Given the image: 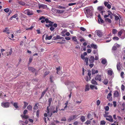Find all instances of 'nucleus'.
Masks as SVG:
<instances>
[{"mask_svg":"<svg viewBox=\"0 0 125 125\" xmlns=\"http://www.w3.org/2000/svg\"><path fill=\"white\" fill-rule=\"evenodd\" d=\"M91 48H93L94 49H96L97 48V47L96 44H94L93 43L91 44Z\"/></svg>","mask_w":125,"mask_h":125,"instance_id":"nucleus-30","label":"nucleus"},{"mask_svg":"<svg viewBox=\"0 0 125 125\" xmlns=\"http://www.w3.org/2000/svg\"><path fill=\"white\" fill-rule=\"evenodd\" d=\"M102 59L101 63H102L103 64H105L106 65L107 64L106 60L104 58H102Z\"/></svg>","mask_w":125,"mask_h":125,"instance_id":"nucleus-18","label":"nucleus"},{"mask_svg":"<svg viewBox=\"0 0 125 125\" xmlns=\"http://www.w3.org/2000/svg\"><path fill=\"white\" fill-rule=\"evenodd\" d=\"M85 56L83 54L81 55V58L85 62H86V65L87 66H88L89 65L88 62V58L87 57L85 58L84 57Z\"/></svg>","mask_w":125,"mask_h":125,"instance_id":"nucleus-4","label":"nucleus"},{"mask_svg":"<svg viewBox=\"0 0 125 125\" xmlns=\"http://www.w3.org/2000/svg\"><path fill=\"white\" fill-rule=\"evenodd\" d=\"M117 31V30L115 29H113L112 30L113 33L114 34H116Z\"/></svg>","mask_w":125,"mask_h":125,"instance_id":"nucleus-47","label":"nucleus"},{"mask_svg":"<svg viewBox=\"0 0 125 125\" xmlns=\"http://www.w3.org/2000/svg\"><path fill=\"white\" fill-rule=\"evenodd\" d=\"M60 67H59L56 68V70L57 71V74H59L58 72L60 70Z\"/></svg>","mask_w":125,"mask_h":125,"instance_id":"nucleus-55","label":"nucleus"},{"mask_svg":"<svg viewBox=\"0 0 125 125\" xmlns=\"http://www.w3.org/2000/svg\"><path fill=\"white\" fill-rule=\"evenodd\" d=\"M57 8L59 9H64L65 10V7H62L61 6H59L57 7Z\"/></svg>","mask_w":125,"mask_h":125,"instance_id":"nucleus-45","label":"nucleus"},{"mask_svg":"<svg viewBox=\"0 0 125 125\" xmlns=\"http://www.w3.org/2000/svg\"><path fill=\"white\" fill-rule=\"evenodd\" d=\"M94 79L95 80L101 81V75L97 74L95 77Z\"/></svg>","mask_w":125,"mask_h":125,"instance_id":"nucleus-11","label":"nucleus"},{"mask_svg":"<svg viewBox=\"0 0 125 125\" xmlns=\"http://www.w3.org/2000/svg\"><path fill=\"white\" fill-rule=\"evenodd\" d=\"M24 13L29 15H32L33 14V12L29 10H26L24 11Z\"/></svg>","mask_w":125,"mask_h":125,"instance_id":"nucleus-9","label":"nucleus"},{"mask_svg":"<svg viewBox=\"0 0 125 125\" xmlns=\"http://www.w3.org/2000/svg\"><path fill=\"white\" fill-rule=\"evenodd\" d=\"M91 83H92L93 84L95 85H97L98 84L97 83L94 79H92L91 80Z\"/></svg>","mask_w":125,"mask_h":125,"instance_id":"nucleus-26","label":"nucleus"},{"mask_svg":"<svg viewBox=\"0 0 125 125\" xmlns=\"http://www.w3.org/2000/svg\"><path fill=\"white\" fill-rule=\"evenodd\" d=\"M121 65L120 62H118L116 66L117 70L118 71L120 70L121 69Z\"/></svg>","mask_w":125,"mask_h":125,"instance_id":"nucleus-21","label":"nucleus"},{"mask_svg":"<svg viewBox=\"0 0 125 125\" xmlns=\"http://www.w3.org/2000/svg\"><path fill=\"white\" fill-rule=\"evenodd\" d=\"M97 9L99 11H101V13L103 15V13L105 12L104 10V8L103 6H100L98 7Z\"/></svg>","mask_w":125,"mask_h":125,"instance_id":"nucleus-10","label":"nucleus"},{"mask_svg":"<svg viewBox=\"0 0 125 125\" xmlns=\"http://www.w3.org/2000/svg\"><path fill=\"white\" fill-rule=\"evenodd\" d=\"M94 56H91L89 60V62L90 63H93L94 62Z\"/></svg>","mask_w":125,"mask_h":125,"instance_id":"nucleus-16","label":"nucleus"},{"mask_svg":"<svg viewBox=\"0 0 125 125\" xmlns=\"http://www.w3.org/2000/svg\"><path fill=\"white\" fill-rule=\"evenodd\" d=\"M89 85L88 84L86 85L85 86V91H88L89 90Z\"/></svg>","mask_w":125,"mask_h":125,"instance_id":"nucleus-38","label":"nucleus"},{"mask_svg":"<svg viewBox=\"0 0 125 125\" xmlns=\"http://www.w3.org/2000/svg\"><path fill=\"white\" fill-rule=\"evenodd\" d=\"M120 93L117 91H114V95L115 97H118L120 95Z\"/></svg>","mask_w":125,"mask_h":125,"instance_id":"nucleus-17","label":"nucleus"},{"mask_svg":"<svg viewBox=\"0 0 125 125\" xmlns=\"http://www.w3.org/2000/svg\"><path fill=\"white\" fill-rule=\"evenodd\" d=\"M117 48V47L114 45V46L112 48V50H116Z\"/></svg>","mask_w":125,"mask_h":125,"instance_id":"nucleus-61","label":"nucleus"},{"mask_svg":"<svg viewBox=\"0 0 125 125\" xmlns=\"http://www.w3.org/2000/svg\"><path fill=\"white\" fill-rule=\"evenodd\" d=\"M105 122L104 120L102 121L101 122V124L102 125H105Z\"/></svg>","mask_w":125,"mask_h":125,"instance_id":"nucleus-56","label":"nucleus"},{"mask_svg":"<svg viewBox=\"0 0 125 125\" xmlns=\"http://www.w3.org/2000/svg\"><path fill=\"white\" fill-rule=\"evenodd\" d=\"M105 21L106 22H108L109 23H111V19L108 18L105 19Z\"/></svg>","mask_w":125,"mask_h":125,"instance_id":"nucleus-39","label":"nucleus"},{"mask_svg":"<svg viewBox=\"0 0 125 125\" xmlns=\"http://www.w3.org/2000/svg\"><path fill=\"white\" fill-rule=\"evenodd\" d=\"M19 3L20 5L22 6H24L25 5V3L24 2L22 1H20L19 2Z\"/></svg>","mask_w":125,"mask_h":125,"instance_id":"nucleus-42","label":"nucleus"},{"mask_svg":"<svg viewBox=\"0 0 125 125\" xmlns=\"http://www.w3.org/2000/svg\"><path fill=\"white\" fill-rule=\"evenodd\" d=\"M48 89V88H47L45 90H44V91L42 92L41 96V98H42L44 96L45 93L47 90Z\"/></svg>","mask_w":125,"mask_h":125,"instance_id":"nucleus-24","label":"nucleus"},{"mask_svg":"<svg viewBox=\"0 0 125 125\" xmlns=\"http://www.w3.org/2000/svg\"><path fill=\"white\" fill-rule=\"evenodd\" d=\"M72 40L74 42H76L77 44H78L77 38L76 36H74L72 37Z\"/></svg>","mask_w":125,"mask_h":125,"instance_id":"nucleus-27","label":"nucleus"},{"mask_svg":"<svg viewBox=\"0 0 125 125\" xmlns=\"http://www.w3.org/2000/svg\"><path fill=\"white\" fill-rule=\"evenodd\" d=\"M33 109H38V106H37V104H36L34 107Z\"/></svg>","mask_w":125,"mask_h":125,"instance_id":"nucleus-59","label":"nucleus"},{"mask_svg":"<svg viewBox=\"0 0 125 125\" xmlns=\"http://www.w3.org/2000/svg\"><path fill=\"white\" fill-rule=\"evenodd\" d=\"M24 105L23 107V108L24 109L26 108L27 106L28 105V103L25 102H24Z\"/></svg>","mask_w":125,"mask_h":125,"instance_id":"nucleus-44","label":"nucleus"},{"mask_svg":"<svg viewBox=\"0 0 125 125\" xmlns=\"http://www.w3.org/2000/svg\"><path fill=\"white\" fill-rule=\"evenodd\" d=\"M39 20H42L41 22L42 23H44L45 21V17H40L39 18Z\"/></svg>","mask_w":125,"mask_h":125,"instance_id":"nucleus-25","label":"nucleus"},{"mask_svg":"<svg viewBox=\"0 0 125 125\" xmlns=\"http://www.w3.org/2000/svg\"><path fill=\"white\" fill-rule=\"evenodd\" d=\"M58 106H57L56 107V110H54L53 112H51L50 110H49V107L48 106L47 107V111H46L47 112V113L48 114V115L50 117H51L52 115V113H57L58 112Z\"/></svg>","mask_w":125,"mask_h":125,"instance_id":"nucleus-1","label":"nucleus"},{"mask_svg":"<svg viewBox=\"0 0 125 125\" xmlns=\"http://www.w3.org/2000/svg\"><path fill=\"white\" fill-rule=\"evenodd\" d=\"M113 104L114 105V106L115 107L117 105L116 102V101H113Z\"/></svg>","mask_w":125,"mask_h":125,"instance_id":"nucleus-53","label":"nucleus"},{"mask_svg":"<svg viewBox=\"0 0 125 125\" xmlns=\"http://www.w3.org/2000/svg\"><path fill=\"white\" fill-rule=\"evenodd\" d=\"M56 39L58 40V39H64V38L63 37H61L60 35H57L56 36Z\"/></svg>","mask_w":125,"mask_h":125,"instance_id":"nucleus-34","label":"nucleus"},{"mask_svg":"<svg viewBox=\"0 0 125 125\" xmlns=\"http://www.w3.org/2000/svg\"><path fill=\"white\" fill-rule=\"evenodd\" d=\"M13 105L16 108H17L18 107V106L17 105V103H14V104Z\"/></svg>","mask_w":125,"mask_h":125,"instance_id":"nucleus-51","label":"nucleus"},{"mask_svg":"<svg viewBox=\"0 0 125 125\" xmlns=\"http://www.w3.org/2000/svg\"><path fill=\"white\" fill-rule=\"evenodd\" d=\"M3 32H6L7 34H9L10 33L9 30L8 28H6L4 30Z\"/></svg>","mask_w":125,"mask_h":125,"instance_id":"nucleus-22","label":"nucleus"},{"mask_svg":"<svg viewBox=\"0 0 125 125\" xmlns=\"http://www.w3.org/2000/svg\"><path fill=\"white\" fill-rule=\"evenodd\" d=\"M113 39L114 40H118L119 38L117 37H115L113 38Z\"/></svg>","mask_w":125,"mask_h":125,"instance_id":"nucleus-52","label":"nucleus"},{"mask_svg":"<svg viewBox=\"0 0 125 125\" xmlns=\"http://www.w3.org/2000/svg\"><path fill=\"white\" fill-rule=\"evenodd\" d=\"M19 123L20 124V125H25L23 121H19Z\"/></svg>","mask_w":125,"mask_h":125,"instance_id":"nucleus-64","label":"nucleus"},{"mask_svg":"<svg viewBox=\"0 0 125 125\" xmlns=\"http://www.w3.org/2000/svg\"><path fill=\"white\" fill-rule=\"evenodd\" d=\"M94 59L95 60H97L98 59V54L95 55V58Z\"/></svg>","mask_w":125,"mask_h":125,"instance_id":"nucleus-54","label":"nucleus"},{"mask_svg":"<svg viewBox=\"0 0 125 125\" xmlns=\"http://www.w3.org/2000/svg\"><path fill=\"white\" fill-rule=\"evenodd\" d=\"M45 21L46 22V23H51L52 22L50 21H49L48 19L47 18L45 19Z\"/></svg>","mask_w":125,"mask_h":125,"instance_id":"nucleus-46","label":"nucleus"},{"mask_svg":"<svg viewBox=\"0 0 125 125\" xmlns=\"http://www.w3.org/2000/svg\"><path fill=\"white\" fill-rule=\"evenodd\" d=\"M80 119L82 122H84L85 120V117L83 116H81Z\"/></svg>","mask_w":125,"mask_h":125,"instance_id":"nucleus-37","label":"nucleus"},{"mask_svg":"<svg viewBox=\"0 0 125 125\" xmlns=\"http://www.w3.org/2000/svg\"><path fill=\"white\" fill-rule=\"evenodd\" d=\"M52 98H49V99L48 102L49 103V105L52 102Z\"/></svg>","mask_w":125,"mask_h":125,"instance_id":"nucleus-58","label":"nucleus"},{"mask_svg":"<svg viewBox=\"0 0 125 125\" xmlns=\"http://www.w3.org/2000/svg\"><path fill=\"white\" fill-rule=\"evenodd\" d=\"M6 96V94H4V93L1 92L0 93V98H3Z\"/></svg>","mask_w":125,"mask_h":125,"instance_id":"nucleus-23","label":"nucleus"},{"mask_svg":"<svg viewBox=\"0 0 125 125\" xmlns=\"http://www.w3.org/2000/svg\"><path fill=\"white\" fill-rule=\"evenodd\" d=\"M38 7L39 9L42 8L43 9L47 10L48 8L47 7V5L43 4H38Z\"/></svg>","mask_w":125,"mask_h":125,"instance_id":"nucleus-5","label":"nucleus"},{"mask_svg":"<svg viewBox=\"0 0 125 125\" xmlns=\"http://www.w3.org/2000/svg\"><path fill=\"white\" fill-rule=\"evenodd\" d=\"M21 116L22 118H24L25 119H26L29 117L28 116L25 115H24L23 116H22V115H21Z\"/></svg>","mask_w":125,"mask_h":125,"instance_id":"nucleus-41","label":"nucleus"},{"mask_svg":"<svg viewBox=\"0 0 125 125\" xmlns=\"http://www.w3.org/2000/svg\"><path fill=\"white\" fill-rule=\"evenodd\" d=\"M98 73V71L94 69H93L92 70V74H95L97 73Z\"/></svg>","mask_w":125,"mask_h":125,"instance_id":"nucleus-20","label":"nucleus"},{"mask_svg":"<svg viewBox=\"0 0 125 125\" xmlns=\"http://www.w3.org/2000/svg\"><path fill=\"white\" fill-rule=\"evenodd\" d=\"M104 109L106 111H108L109 110V107L108 106H106L104 107Z\"/></svg>","mask_w":125,"mask_h":125,"instance_id":"nucleus-49","label":"nucleus"},{"mask_svg":"<svg viewBox=\"0 0 125 125\" xmlns=\"http://www.w3.org/2000/svg\"><path fill=\"white\" fill-rule=\"evenodd\" d=\"M65 84L68 87H73L74 86L75 83L73 81H67L65 83Z\"/></svg>","mask_w":125,"mask_h":125,"instance_id":"nucleus-3","label":"nucleus"},{"mask_svg":"<svg viewBox=\"0 0 125 125\" xmlns=\"http://www.w3.org/2000/svg\"><path fill=\"white\" fill-rule=\"evenodd\" d=\"M114 16L115 17V20L117 21L118 20H119V21H120V20H119V18L118 16L115 14V15Z\"/></svg>","mask_w":125,"mask_h":125,"instance_id":"nucleus-40","label":"nucleus"},{"mask_svg":"<svg viewBox=\"0 0 125 125\" xmlns=\"http://www.w3.org/2000/svg\"><path fill=\"white\" fill-rule=\"evenodd\" d=\"M90 87L91 89H93L94 88L96 90L97 89V88L96 86L94 85H90Z\"/></svg>","mask_w":125,"mask_h":125,"instance_id":"nucleus-31","label":"nucleus"},{"mask_svg":"<svg viewBox=\"0 0 125 125\" xmlns=\"http://www.w3.org/2000/svg\"><path fill=\"white\" fill-rule=\"evenodd\" d=\"M6 53L7 56L11 55L12 52V49L11 48H9L6 50Z\"/></svg>","mask_w":125,"mask_h":125,"instance_id":"nucleus-6","label":"nucleus"},{"mask_svg":"<svg viewBox=\"0 0 125 125\" xmlns=\"http://www.w3.org/2000/svg\"><path fill=\"white\" fill-rule=\"evenodd\" d=\"M93 10V8L92 6L90 7L87 8L86 10L85 13H86L87 15H91L92 12Z\"/></svg>","mask_w":125,"mask_h":125,"instance_id":"nucleus-2","label":"nucleus"},{"mask_svg":"<svg viewBox=\"0 0 125 125\" xmlns=\"http://www.w3.org/2000/svg\"><path fill=\"white\" fill-rule=\"evenodd\" d=\"M124 32V36L123 37H122L121 38L122 39H124L125 37V31H119L118 32V36H121V34Z\"/></svg>","mask_w":125,"mask_h":125,"instance_id":"nucleus-12","label":"nucleus"},{"mask_svg":"<svg viewBox=\"0 0 125 125\" xmlns=\"http://www.w3.org/2000/svg\"><path fill=\"white\" fill-rule=\"evenodd\" d=\"M18 15L17 14H16L14 15H13L12 16L10 19V20H12V18H16L17 16Z\"/></svg>","mask_w":125,"mask_h":125,"instance_id":"nucleus-33","label":"nucleus"},{"mask_svg":"<svg viewBox=\"0 0 125 125\" xmlns=\"http://www.w3.org/2000/svg\"><path fill=\"white\" fill-rule=\"evenodd\" d=\"M65 11V10H55L56 12L58 14H61L63 13Z\"/></svg>","mask_w":125,"mask_h":125,"instance_id":"nucleus-19","label":"nucleus"},{"mask_svg":"<svg viewBox=\"0 0 125 125\" xmlns=\"http://www.w3.org/2000/svg\"><path fill=\"white\" fill-rule=\"evenodd\" d=\"M125 87L122 84L121 85V89L122 91H124L125 89Z\"/></svg>","mask_w":125,"mask_h":125,"instance_id":"nucleus-63","label":"nucleus"},{"mask_svg":"<svg viewBox=\"0 0 125 125\" xmlns=\"http://www.w3.org/2000/svg\"><path fill=\"white\" fill-rule=\"evenodd\" d=\"M106 119L108 121L110 122H113L114 121L112 116L111 115H109V116L108 118H106Z\"/></svg>","mask_w":125,"mask_h":125,"instance_id":"nucleus-13","label":"nucleus"},{"mask_svg":"<svg viewBox=\"0 0 125 125\" xmlns=\"http://www.w3.org/2000/svg\"><path fill=\"white\" fill-rule=\"evenodd\" d=\"M77 116H76L75 115H73L71 116L70 118L68 119V120L69 121H71V120H73L74 119L76 118Z\"/></svg>","mask_w":125,"mask_h":125,"instance_id":"nucleus-28","label":"nucleus"},{"mask_svg":"<svg viewBox=\"0 0 125 125\" xmlns=\"http://www.w3.org/2000/svg\"><path fill=\"white\" fill-rule=\"evenodd\" d=\"M108 80L107 79H105L103 82V83L105 84H107L108 82Z\"/></svg>","mask_w":125,"mask_h":125,"instance_id":"nucleus-36","label":"nucleus"},{"mask_svg":"<svg viewBox=\"0 0 125 125\" xmlns=\"http://www.w3.org/2000/svg\"><path fill=\"white\" fill-rule=\"evenodd\" d=\"M95 33L100 37H102L103 35V33L101 30H97L95 31Z\"/></svg>","mask_w":125,"mask_h":125,"instance_id":"nucleus-7","label":"nucleus"},{"mask_svg":"<svg viewBox=\"0 0 125 125\" xmlns=\"http://www.w3.org/2000/svg\"><path fill=\"white\" fill-rule=\"evenodd\" d=\"M28 69L29 70L32 72H34L35 70L34 68L31 67H29Z\"/></svg>","mask_w":125,"mask_h":125,"instance_id":"nucleus-35","label":"nucleus"},{"mask_svg":"<svg viewBox=\"0 0 125 125\" xmlns=\"http://www.w3.org/2000/svg\"><path fill=\"white\" fill-rule=\"evenodd\" d=\"M67 31L66 30H63L61 32V35H62V36H65V32H66Z\"/></svg>","mask_w":125,"mask_h":125,"instance_id":"nucleus-29","label":"nucleus"},{"mask_svg":"<svg viewBox=\"0 0 125 125\" xmlns=\"http://www.w3.org/2000/svg\"><path fill=\"white\" fill-rule=\"evenodd\" d=\"M100 103V102L99 100H98L97 101V105H99Z\"/></svg>","mask_w":125,"mask_h":125,"instance_id":"nucleus-62","label":"nucleus"},{"mask_svg":"<svg viewBox=\"0 0 125 125\" xmlns=\"http://www.w3.org/2000/svg\"><path fill=\"white\" fill-rule=\"evenodd\" d=\"M10 104V102L2 103H1L2 106L4 108H7L9 107Z\"/></svg>","mask_w":125,"mask_h":125,"instance_id":"nucleus-8","label":"nucleus"},{"mask_svg":"<svg viewBox=\"0 0 125 125\" xmlns=\"http://www.w3.org/2000/svg\"><path fill=\"white\" fill-rule=\"evenodd\" d=\"M107 73L108 75L110 76L112 75L113 74H114L112 70L111 69L107 71Z\"/></svg>","mask_w":125,"mask_h":125,"instance_id":"nucleus-15","label":"nucleus"},{"mask_svg":"<svg viewBox=\"0 0 125 125\" xmlns=\"http://www.w3.org/2000/svg\"><path fill=\"white\" fill-rule=\"evenodd\" d=\"M80 30L83 31H84L86 30V29L83 27H81L80 28Z\"/></svg>","mask_w":125,"mask_h":125,"instance_id":"nucleus-57","label":"nucleus"},{"mask_svg":"<svg viewBox=\"0 0 125 125\" xmlns=\"http://www.w3.org/2000/svg\"><path fill=\"white\" fill-rule=\"evenodd\" d=\"M32 107L31 105H29L27 106V109L29 110H32Z\"/></svg>","mask_w":125,"mask_h":125,"instance_id":"nucleus-43","label":"nucleus"},{"mask_svg":"<svg viewBox=\"0 0 125 125\" xmlns=\"http://www.w3.org/2000/svg\"><path fill=\"white\" fill-rule=\"evenodd\" d=\"M112 94L111 92L108 94L107 96V98L108 99L109 101H112V99L111 97Z\"/></svg>","mask_w":125,"mask_h":125,"instance_id":"nucleus-14","label":"nucleus"},{"mask_svg":"<svg viewBox=\"0 0 125 125\" xmlns=\"http://www.w3.org/2000/svg\"><path fill=\"white\" fill-rule=\"evenodd\" d=\"M91 123V121L89 120H87L85 122V124L87 125H89Z\"/></svg>","mask_w":125,"mask_h":125,"instance_id":"nucleus-60","label":"nucleus"},{"mask_svg":"<svg viewBox=\"0 0 125 125\" xmlns=\"http://www.w3.org/2000/svg\"><path fill=\"white\" fill-rule=\"evenodd\" d=\"M52 35H50V36H48L47 35L45 38V40H50L52 38Z\"/></svg>","mask_w":125,"mask_h":125,"instance_id":"nucleus-32","label":"nucleus"},{"mask_svg":"<svg viewBox=\"0 0 125 125\" xmlns=\"http://www.w3.org/2000/svg\"><path fill=\"white\" fill-rule=\"evenodd\" d=\"M4 10L5 12H9V11L10 10H9V8H7L4 9Z\"/></svg>","mask_w":125,"mask_h":125,"instance_id":"nucleus-50","label":"nucleus"},{"mask_svg":"<svg viewBox=\"0 0 125 125\" xmlns=\"http://www.w3.org/2000/svg\"><path fill=\"white\" fill-rule=\"evenodd\" d=\"M98 21L99 22L100 21L101 23H104V21L101 18L99 19H98Z\"/></svg>","mask_w":125,"mask_h":125,"instance_id":"nucleus-48","label":"nucleus"}]
</instances>
